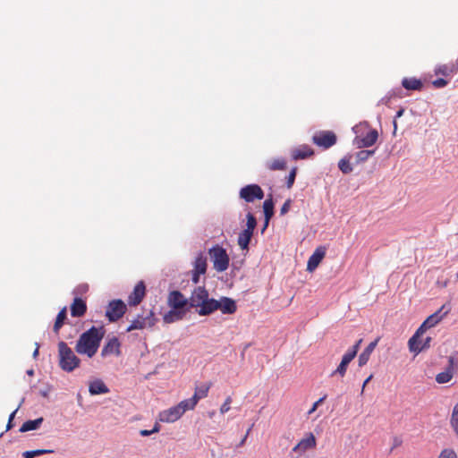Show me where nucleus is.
<instances>
[{
	"mask_svg": "<svg viewBox=\"0 0 458 458\" xmlns=\"http://www.w3.org/2000/svg\"><path fill=\"white\" fill-rule=\"evenodd\" d=\"M104 335L105 329L103 327H91L80 335L75 345V351L79 354L92 358L97 353Z\"/></svg>",
	"mask_w": 458,
	"mask_h": 458,
	"instance_id": "f257e3e1",
	"label": "nucleus"
},
{
	"mask_svg": "<svg viewBox=\"0 0 458 458\" xmlns=\"http://www.w3.org/2000/svg\"><path fill=\"white\" fill-rule=\"evenodd\" d=\"M59 367L66 372H72L80 366L81 360L64 341L58 344Z\"/></svg>",
	"mask_w": 458,
	"mask_h": 458,
	"instance_id": "f03ea898",
	"label": "nucleus"
},
{
	"mask_svg": "<svg viewBox=\"0 0 458 458\" xmlns=\"http://www.w3.org/2000/svg\"><path fill=\"white\" fill-rule=\"evenodd\" d=\"M213 267L217 272H224L229 267L230 258L222 246L216 244L208 250Z\"/></svg>",
	"mask_w": 458,
	"mask_h": 458,
	"instance_id": "7ed1b4c3",
	"label": "nucleus"
},
{
	"mask_svg": "<svg viewBox=\"0 0 458 458\" xmlns=\"http://www.w3.org/2000/svg\"><path fill=\"white\" fill-rule=\"evenodd\" d=\"M247 227L238 236V245L242 250H249V244L253 235V232L257 226V220L251 213L246 215Z\"/></svg>",
	"mask_w": 458,
	"mask_h": 458,
	"instance_id": "20e7f679",
	"label": "nucleus"
},
{
	"mask_svg": "<svg viewBox=\"0 0 458 458\" xmlns=\"http://www.w3.org/2000/svg\"><path fill=\"white\" fill-rule=\"evenodd\" d=\"M451 311V304L449 302L443 304L438 310L428 316L426 320L419 327V333H425L427 329L437 325Z\"/></svg>",
	"mask_w": 458,
	"mask_h": 458,
	"instance_id": "39448f33",
	"label": "nucleus"
},
{
	"mask_svg": "<svg viewBox=\"0 0 458 458\" xmlns=\"http://www.w3.org/2000/svg\"><path fill=\"white\" fill-rule=\"evenodd\" d=\"M127 307L121 300H114L109 302L106 310V317L110 322H115L126 312Z\"/></svg>",
	"mask_w": 458,
	"mask_h": 458,
	"instance_id": "423d86ee",
	"label": "nucleus"
},
{
	"mask_svg": "<svg viewBox=\"0 0 458 458\" xmlns=\"http://www.w3.org/2000/svg\"><path fill=\"white\" fill-rule=\"evenodd\" d=\"M239 195L246 202H253L256 199H262L264 191L258 184H249L241 189Z\"/></svg>",
	"mask_w": 458,
	"mask_h": 458,
	"instance_id": "0eeeda50",
	"label": "nucleus"
},
{
	"mask_svg": "<svg viewBox=\"0 0 458 458\" xmlns=\"http://www.w3.org/2000/svg\"><path fill=\"white\" fill-rule=\"evenodd\" d=\"M156 321L157 319L154 318V312L150 310L147 316L139 315L135 319H133L127 327L126 332L140 330L146 327H152L156 324Z\"/></svg>",
	"mask_w": 458,
	"mask_h": 458,
	"instance_id": "6e6552de",
	"label": "nucleus"
},
{
	"mask_svg": "<svg viewBox=\"0 0 458 458\" xmlns=\"http://www.w3.org/2000/svg\"><path fill=\"white\" fill-rule=\"evenodd\" d=\"M378 139V132L376 129H369L365 135H356L353 144L358 148H364L373 146Z\"/></svg>",
	"mask_w": 458,
	"mask_h": 458,
	"instance_id": "1a4fd4ad",
	"label": "nucleus"
},
{
	"mask_svg": "<svg viewBox=\"0 0 458 458\" xmlns=\"http://www.w3.org/2000/svg\"><path fill=\"white\" fill-rule=\"evenodd\" d=\"M312 141L318 147L329 148L336 143V135L330 131H320L313 136Z\"/></svg>",
	"mask_w": 458,
	"mask_h": 458,
	"instance_id": "9d476101",
	"label": "nucleus"
},
{
	"mask_svg": "<svg viewBox=\"0 0 458 458\" xmlns=\"http://www.w3.org/2000/svg\"><path fill=\"white\" fill-rule=\"evenodd\" d=\"M183 414L178 405L164 410L158 414V420L165 423H173L178 420Z\"/></svg>",
	"mask_w": 458,
	"mask_h": 458,
	"instance_id": "9b49d317",
	"label": "nucleus"
},
{
	"mask_svg": "<svg viewBox=\"0 0 458 458\" xmlns=\"http://www.w3.org/2000/svg\"><path fill=\"white\" fill-rule=\"evenodd\" d=\"M188 300L179 291H172L168 294L167 304L170 308L185 310Z\"/></svg>",
	"mask_w": 458,
	"mask_h": 458,
	"instance_id": "f8f14e48",
	"label": "nucleus"
},
{
	"mask_svg": "<svg viewBox=\"0 0 458 458\" xmlns=\"http://www.w3.org/2000/svg\"><path fill=\"white\" fill-rule=\"evenodd\" d=\"M146 294V286L142 281H140L134 287L132 293L128 297L130 306H137L143 300Z\"/></svg>",
	"mask_w": 458,
	"mask_h": 458,
	"instance_id": "ddd939ff",
	"label": "nucleus"
},
{
	"mask_svg": "<svg viewBox=\"0 0 458 458\" xmlns=\"http://www.w3.org/2000/svg\"><path fill=\"white\" fill-rule=\"evenodd\" d=\"M208 297V293L204 286H199L193 290L189 299L191 307L199 308V306Z\"/></svg>",
	"mask_w": 458,
	"mask_h": 458,
	"instance_id": "4468645a",
	"label": "nucleus"
},
{
	"mask_svg": "<svg viewBox=\"0 0 458 458\" xmlns=\"http://www.w3.org/2000/svg\"><path fill=\"white\" fill-rule=\"evenodd\" d=\"M120 347H121V344H120L118 338L112 337V338L108 339V341L106 343V344L102 348L101 356L102 357H106L109 355L118 356L121 354Z\"/></svg>",
	"mask_w": 458,
	"mask_h": 458,
	"instance_id": "2eb2a0df",
	"label": "nucleus"
},
{
	"mask_svg": "<svg viewBox=\"0 0 458 458\" xmlns=\"http://www.w3.org/2000/svg\"><path fill=\"white\" fill-rule=\"evenodd\" d=\"M325 255L326 248L323 246L318 247L308 260L307 270L310 272L314 271L322 261Z\"/></svg>",
	"mask_w": 458,
	"mask_h": 458,
	"instance_id": "dca6fc26",
	"label": "nucleus"
},
{
	"mask_svg": "<svg viewBox=\"0 0 458 458\" xmlns=\"http://www.w3.org/2000/svg\"><path fill=\"white\" fill-rule=\"evenodd\" d=\"M448 363L449 364H448L447 369L445 371L440 372L436 376V381L438 384L448 383L449 381L452 380V378L454 377V357H449Z\"/></svg>",
	"mask_w": 458,
	"mask_h": 458,
	"instance_id": "f3484780",
	"label": "nucleus"
},
{
	"mask_svg": "<svg viewBox=\"0 0 458 458\" xmlns=\"http://www.w3.org/2000/svg\"><path fill=\"white\" fill-rule=\"evenodd\" d=\"M317 445V440L313 433L310 432L293 447V451L301 450L306 451L309 449L315 448Z\"/></svg>",
	"mask_w": 458,
	"mask_h": 458,
	"instance_id": "a211bd4d",
	"label": "nucleus"
},
{
	"mask_svg": "<svg viewBox=\"0 0 458 458\" xmlns=\"http://www.w3.org/2000/svg\"><path fill=\"white\" fill-rule=\"evenodd\" d=\"M314 155V150L308 145H301L291 151L293 160L305 159Z\"/></svg>",
	"mask_w": 458,
	"mask_h": 458,
	"instance_id": "6ab92c4d",
	"label": "nucleus"
},
{
	"mask_svg": "<svg viewBox=\"0 0 458 458\" xmlns=\"http://www.w3.org/2000/svg\"><path fill=\"white\" fill-rule=\"evenodd\" d=\"M71 315L72 317H82L85 315L87 311V304L86 301L80 298L76 297L74 298L72 303L71 304Z\"/></svg>",
	"mask_w": 458,
	"mask_h": 458,
	"instance_id": "aec40b11",
	"label": "nucleus"
},
{
	"mask_svg": "<svg viewBox=\"0 0 458 458\" xmlns=\"http://www.w3.org/2000/svg\"><path fill=\"white\" fill-rule=\"evenodd\" d=\"M219 307L220 305H218V301L215 299H208V297L205 300V301L199 306L198 313L200 316H207L217 310Z\"/></svg>",
	"mask_w": 458,
	"mask_h": 458,
	"instance_id": "412c9836",
	"label": "nucleus"
},
{
	"mask_svg": "<svg viewBox=\"0 0 458 458\" xmlns=\"http://www.w3.org/2000/svg\"><path fill=\"white\" fill-rule=\"evenodd\" d=\"M186 312V310L171 308V310L164 315L163 320L166 324L174 323L175 321L182 319Z\"/></svg>",
	"mask_w": 458,
	"mask_h": 458,
	"instance_id": "4be33fe9",
	"label": "nucleus"
},
{
	"mask_svg": "<svg viewBox=\"0 0 458 458\" xmlns=\"http://www.w3.org/2000/svg\"><path fill=\"white\" fill-rule=\"evenodd\" d=\"M218 305H220L218 310H220L223 314H233L237 310L235 301L228 297H222L220 301H218Z\"/></svg>",
	"mask_w": 458,
	"mask_h": 458,
	"instance_id": "5701e85b",
	"label": "nucleus"
},
{
	"mask_svg": "<svg viewBox=\"0 0 458 458\" xmlns=\"http://www.w3.org/2000/svg\"><path fill=\"white\" fill-rule=\"evenodd\" d=\"M423 334L424 333H419L418 328L415 334L409 339L408 346L410 352L418 354L423 350V346H420V344H422V341L419 339Z\"/></svg>",
	"mask_w": 458,
	"mask_h": 458,
	"instance_id": "b1692460",
	"label": "nucleus"
},
{
	"mask_svg": "<svg viewBox=\"0 0 458 458\" xmlns=\"http://www.w3.org/2000/svg\"><path fill=\"white\" fill-rule=\"evenodd\" d=\"M89 391L91 394H101L108 393L109 389L102 380L97 379L89 384Z\"/></svg>",
	"mask_w": 458,
	"mask_h": 458,
	"instance_id": "393cba45",
	"label": "nucleus"
},
{
	"mask_svg": "<svg viewBox=\"0 0 458 458\" xmlns=\"http://www.w3.org/2000/svg\"><path fill=\"white\" fill-rule=\"evenodd\" d=\"M263 209H264L266 221H265V225L262 229V232L267 228L269 219L274 215V203H273L272 198H269L264 201Z\"/></svg>",
	"mask_w": 458,
	"mask_h": 458,
	"instance_id": "a878e982",
	"label": "nucleus"
},
{
	"mask_svg": "<svg viewBox=\"0 0 458 458\" xmlns=\"http://www.w3.org/2000/svg\"><path fill=\"white\" fill-rule=\"evenodd\" d=\"M402 85L408 90H420L423 87L422 82L416 78H404Z\"/></svg>",
	"mask_w": 458,
	"mask_h": 458,
	"instance_id": "bb28decb",
	"label": "nucleus"
},
{
	"mask_svg": "<svg viewBox=\"0 0 458 458\" xmlns=\"http://www.w3.org/2000/svg\"><path fill=\"white\" fill-rule=\"evenodd\" d=\"M265 166L270 171L285 170L286 161L284 158H276L266 162Z\"/></svg>",
	"mask_w": 458,
	"mask_h": 458,
	"instance_id": "cd10ccee",
	"label": "nucleus"
},
{
	"mask_svg": "<svg viewBox=\"0 0 458 458\" xmlns=\"http://www.w3.org/2000/svg\"><path fill=\"white\" fill-rule=\"evenodd\" d=\"M207 267H208L207 259L203 255V253H199L195 259L194 267L192 270L204 275L207 271Z\"/></svg>",
	"mask_w": 458,
	"mask_h": 458,
	"instance_id": "c85d7f7f",
	"label": "nucleus"
},
{
	"mask_svg": "<svg viewBox=\"0 0 458 458\" xmlns=\"http://www.w3.org/2000/svg\"><path fill=\"white\" fill-rule=\"evenodd\" d=\"M67 318V309L66 307H64L57 314L53 330L55 334H58L61 327L64 326V321Z\"/></svg>",
	"mask_w": 458,
	"mask_h": 458,
	"instance_id": "c756f323",
	"label": "nucleus"
},
{
	"mask_svg": "<svg viewBox=\"0 0 458 458\" xmlns=\"http://www.w3.org/2000/svg\"><path fill=\"white\" fill-rule=\"evenodd\" d=\"M209 388L210 384H203L199 386L195 387V392L192 397L195 399L197 403H199L200 399H203L208 396Z\"/></svg>",
	"mask_w": 458,
	"mask_h": 458,
	"instance_id": "7c9ffc66",
	"label": "nucleus"
},
{
	"mask_svg": "<svg viewBox=\"0 0 458 458\" xmlns=\"http://www.w3.org/2000/svg\"><path fill=\"white\" fill-rule=\"evenodd\" d=\"M43 422V418H38L33 420L25 421L20 428L21 432H27L30 430H34L39 428L41 423Z\"/></svg>",
	"mask_w": 458,
	"mask_h": 458,
	"instance_id": "2f4dec72",
	"label": "nucleus"
},
{
	"mask_svg": "<svg viewBox=\"0 0 458 458\" xmlns=\"http://www.w3.org/2000/svg\"><path fill=\"white\" fill-rule=\"evenodd\" d=\"M197 403H198L195 401V399L191 397L190 399L181 401L177 405L180 408L182 413L183 414L186 411L193 410L196 407Z\"/></svg>",
	"mask_w": 458,
	"mask_h": 458,
	"instance_id": "473e14b6",
	"label": "nucleus"
},
{
	"mask_svg": "<svg viewBox=\"0 0 458 458\" xmlns=\"http://www.w3.org/2000/svg\"><path fill=\"white\" fill-rule=\"evenodd\" d=\"M450 424L454 433L458 436V403L454 405L453 409Z\"/></svg>",
	"mask_w": 458,
	"mask_h": 458,
	"instance_id": "72a5a7b5",
	"label": "nucleus"
},
{
	"mask_svg": "<svg viewBox=\"0 0 458 458\" xmlns=\"http://www.w3.org/2000/svg\"><path fill=\"white\" fill-rule=\"evenodd\" d=\"M338 167L345 174H350L352 171L349 157H343L340 159Z\"/></svg>",
	"mask_w": 458,
	"mask_h": 458,
	"instance_id": "f704fd0d",
	"label": "nucleus"
},
{
	"mask_svg": "<svg viewBox=\"0 0 458 458\" xmlns=\"http://www.w3.org/2000/svg\"><path fill=\"white\" fill-rule=\"evenodd\" d=\"M53 450H47V449H38L33 451H26L23 453V456L25 458H34L35 456H38L44 454H51L53 453Z\"/></svg>",
	"mask_w": 458,
	"mask_h": 458,
	"instance_id": "c9c22d12",
	"label": "nucleus"
},
{
	"mask_svg": "<svg viewBox=\"0 0 458 458\" xmlns=\"http://www.w3.org/2000/svg\"><path fill=\"white\" fill-rule=\"evenodd\" d=\"M375 150H360L356 154V158L358 162H364L366 161L369 157L374 155Z\"/></svg>",
	"mask_w": 458,
	"mask_h": 458,
	"instance_id": "e433bc0d",
	"label": "nucleus"
},
{
	"mask_svg": "<svg viewBox=\"0 0 458 458\" xmlns=\"http://www.w3.org/2000/svg\"><path fill=\"white\" fill-rule=\"evenodd\" d=\"M437 458H458V455L453 448H444Z\"/></svg>",
	"mask_w": 458,
	"mask_h": 458,
	"instance_id": "4c0bfd02",
	"label": "nucleus"
},
{
	"mask_svg": "<svg viewBox=\"0 0 458 458\" xmlns=\"http://www.w3.org/2000/svg\"><path fill=\"white\" fill-rule=\"evenodd\" d=\"M347 367H348V364L347 363H344V362H340V364L338 365V367L336 368V369H335L332 373H331V377H334L335 375H339L340 377H344L345 373H346V370H347Z\"/></svg>",
	"mask_w": 458,
	"mask_h": 458,
	"instance_id": "58836bf2",
	"label": "nucleus"
},
{
	"mask_svg": "<svg viewBox=\"0 0 458 458\" xmlns=\"http://www.w3.org/2000/svg\"><path fill=\"white\" fill-rule=\"evenodd\" d=\"M296 174H297V167H293L291 170L289 175L287 176L286 185H287L288 189H291L292 186L293 185L295 177H296Z\"/></svg>",
	"mask_w": 458,
	"mask_h": 458,
	"instance_id": "ea45409f",
	"label": "nucleus"
},
{
	"mask_svg": "<svg viewBox=\"0 0 458 458\" xmlns=\"http://www.w3.org/2000/svg\"><path fill=\"white\" fill-rule=\"evenodd\" d=\"M356 354H355V351H351V350H348L344 355L343 356L342 358V362H344V363H347L349 365V363L355 358Z\"/></svg>",
	"mask_w": 458,
	"mask_h": 458,
	"instance_id": "a19ab883",
	"label": "nucleus"
},
{
	"mask_svg": "<svg viewBox=\"0 0 458 458\" xmlns=\"http://www.w3.org/2000/svg\"><path fill=\"white\" fill-rule=\"evenodd\" d=\"M452 72H453V70L450 67L446 66V65L439 66L436 70V73L437 74H441V75H444V76H449V75H451Z\"/></svg>",
	"mask_w": 458,
	"mask_h": 458,
	"instance_id": "79ce46f5",
	"label": "nucleus"
},
{
	"mask_svg": "<svg viewBox=\"0 0 458 458\" xmlns=\"http://www.w3.org/2000/svg\"><path fill=\"white\" fill-rule=\"evenodd\" d=\"M380 340V337H377L376 338L373 342H371L365 349H364V352L371 355V353L373 352V351L375 350V348L377 347L378 342Z\"/></svg>",
	"mask_w": 458,
	"mask_h": 458,
	"instance_id": "37998d69",
	"label": "nucleus"
},
{
	"mask_svg": "<svg viewBox=\"0 0 458 458\" xmlns=\"http://www.w3.org/2000/svg\"><path fill=\"white\" fill-rule=\"evenodd\" d=\"M369 358H370L369 354L362 352L359 356V360H358L359 366L362 367V366L366 365L367 362L369 361Z\"/></svg>",
	"mask_w": 458,
	"mask_h": 458,
	"instance_id": "c03bdc74",
	"label": "nucleus"
},
{
	"mask_svg": "<svg viewBox=\"0 0 458 458\" xmlns=\"http://www.w3.org/2000/svg\"><path fill=\"white\" fill-rule=\"evenodd\" d=\"M231 403H232V398L230 396H228L225 399V403L220 407V412L222 414L227 412L231 409V406H230Z\"/></svg>",
	"mask_w": 458,
	"mask_h": 458,
	"instance_id": "a18cd8bd",
	"label": "nucleus"
},
{
	"mask_svg": "<svg viewBox=\"0 0 458 458\" xmlns=\"http://www.w3.org/2000/svg\"><path fill=\"white\" fill-rule=\"evenodd\" d=\"M448 81L445 79L439 78L432 81V85L437 89L444 88L447 85Z\"/></svg>",
	"mask_w": 458,
	"mask_h": 458,
	"instance_id": "49530a36",
	"label": "nucleus"
},
{
	"mask_svg": "<svg viewBox=\"0 0 458 458\" xmlns=\"http://www.w3.org/2000/svg\"><path fill=\"white\" fill-rule=\"evenodd\" d=\"M291 199H287L282 206L281 209H280V214L282 216L285 215L289 209H290V207H291Z\"/></svg>",
	"mask_w": 458,
	"mask_h": 458,
	"instance_id": "de8ad7c7",
	"label": "nucleus"
},
{
	"mask_svg": "<svg viewBox=\"0 0 458 458\" xmlns=\"http://www.w3.org/2000/svg\"><path fill=\"white\" fill-rule=\"evenodd\" d=\"M403 113H404V109H403V108H401V109H399V110L397 111V113H396V114H395V117H394V122H393V123H394V133L395 132V131H396V129H397V122H396V119H397V118H400L401 116H403Z\"/></svg>",
	"mask_w": 458,
	"mask_h": 458,
	"instance_id": "09e8293b",
	"label": "nucleus"
},
{
	"mask_svg": "<svg viewBox=\"0 0 458 458\" xmlns=\"http://www.w3.org/2000/svg\"><path fill=\"white\" fill-rule=\"evenodd\" d=\"M325 399H326V396H323V397L319 398L317 402H315V403H313L312 407L310 408V410L309 411V412H308V413H309V414L313 413V412L317 410L318 406L320 403H322L324 402V400H325Z\"/></svg>",
	"mask_w": 458,
	"mask_h": 458,
	"instance_id": "8fccbe9b",
	"label": "nucleus"
},
{
	"mask_svg": "<svg viewBox=\"0 0 458 458\" xmlns=\"http://www.w3.org/2000/svg\"><path fill=\"white\" fill-rule=\"evenodd\" d=\"M17 412V410L13 411L10 416H9V420H8V423H7V426H6V430H9L13 428V420L14 419L15 417V414Z\"/></svg>",
	"mask_w": 458,
	"mask_h": 458,
	"instance_id": "3c124183",
	"label": "nucleus"
},
{
	"mask_svg": "<svg viewBox=\"0 0 458 458\" xmlns=\"http://www.w3.org/2000/svg\"><path fill=\"white\" fill-rule=\"evenodd\" d=\"M202 275L201 273H198L194 270L191 271V280L194 284H198L199 281V276Z\"/></svg>",
	"mask_w": 458,
	"mask_h": 458,
	"instance_id": "603ef678",
	"label": "nucleus"
},
{
	"mask_svg": "<svg viewBox=\"0 0 458 458\" xmlns=\"http://www.w3.org/2000/svg\"><path fill=\"white\" fill-rule=\"evenodd\" d=\"M431 342V337L428 336L424 341H422V344L420 346H423V350L429 347Z\"/></svg>",
	"mask_w": 458,
	"mask_h": 458,
	"instance_id": "864d4df0",
	"label": "nucleus"
},
{
	"mask_svg": "<svg viewBox=\"0 0 458 458\" xmlns=\"http://www.w3.org/2000/svg\"><path fill=\"white\" fill-rule=\"evenodd\" d=\"M250 430H251V427L247 430V432H246L245 436L242 438V440L240 441V443H239L238 446H242V445H244V444H245V442H246V439H247V437H248V436H249V434H250Z\"/></svg>",
	"mask_w": 458,
	"mask_h": 458,
	"instance_id": "5fc2aeb1",
	"label": "nucleus"
},
{
	"mask_svg": "<svg viewBox=\"0 0 458 458\" xmlns=\"http://www.w3.org/2000/svg\"><path fill=\"white\" fill-rule=\"evenodd\" d=\"M362 342V339H360L350 350L351 351H355V354L357 355V352L359 351V348H360V344H361Z\"/></svg>",
	"mask_w": 458,
	"mask_h": 458,
	"instance_id": "6e6d98bb",
	"label": "nucleus"
},
{
	"mask_svg": "<svg viewBox=\"0 0 458 458\" xmlns=\"http://www.w3.org/2000/svg\"><path fill=\"white\" fill-rule=\"evenodd\" d=\"M140 436L142 437H148V436H150L151 434H153V431L152 429L151 430H148V429H141L140 431Z\"/></svg>",
	"mask_w": 458,
	"mask_h": 458,
	"instance_id": "4d7b16f0",
	"label": "nucleus"
},
{
	"mask_svg": "<svg viewBox=\"0 0 458 458\" xmlns=\"http://www.w3.org/2000/svg\"><path fill=\"white\" fill-rule=\"evenodd\" d=\"M373 376L370 375L369 377H368L365 381L363 382V385H362V388H361V394H363L364 392V388L366 386V385L372 379Z\"/></svg>",
	"mask_w": 458,
	"mask_h": 458,
	"instance_id": "13d9d810",
	"label": "nucleus"
},
{
	"mask_svg": "<svg viewBox=\"0 0 458 458\" xmlns=\"http://www.w3.org/2000/svg\"><path fill=\"white\" fill-rule=\"evenodd\" d=\"M160 430V425L158 422H156L153 428H152V431L153 433H157Z\"/></svg>",
	"mask_w": 458,
	"mask_h": 458,
	"instance_id": "bf43d9fd",
	"label": "nucleus"
},
{
	"mask_svg": "<svg viewBox=\"0 0 458 458\" xmlns=\"http://www.w3.org/2000/svg\"><path fill=\"white\" fill-rule=\"evenodd\" d=\"M437 285H439L441 287H445L447 285V280H445L443 282H440L439 280H437Z\"/></svg>",
	"mask_w": 458,
	"mask_h": 458,
	"instance_id": "052dcab7",
	"label": "nucleus"
},
{
	"mask_svg": "<svg viewBox=\"0 0 458 458\" xmlns=\"http://www.w3.org/2000/svg\"><path fill=\"white\" fill-rule=\"evenodd\" d=\"M38 349H39V346H38V344H37V348L35 349V351L33 352L34 358H36L38 355Z\"/></svg>",
	"mask_w": 458,
	"mask_h": 458,
	"instance_id": "680f3d73",
	"label": "nucleus"
},
{
	"mask_svg": "<svg viewBox=\"0 0 458 458\" xmlns=\"http://www.w3.org/2000/svg\"><path fill=\"white\" fill-rule=\"evenodd\" d=\"M28 373H29L30 375H32V374H33V371H32V370H30V371H28Z\"/></svg>",
	"mask_w": 458,
	"mask_h": 458,
	"instance_id": "e2e57ef3",
	"label": "nucleus"
},
{
	"mask_svg": "<svg viewBox=\"0 0 458 458\" xmlns=\"http://www.w3.org/2000/svg\"><path fill=\"white\" fill-rule=\"evenodd\" d=\"M457 278H458V274H457Z\"/></svg>",
	"mask_w": 458,
	"mask_h": 458,
	"instance_id": "0e129e2a",
	"label": "nucleus"
}]
</instances>
